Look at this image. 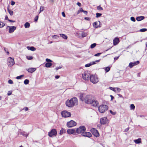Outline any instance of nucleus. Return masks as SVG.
Instances as JSON below:
<instances>
[{"label":"nucleus","instance_id":"1","mask_svg":"<svg viewBox=\"0 0 147 147\" xmlns=\"http://www.w3.org/2000/svg\"><path fill=\"white\" fill-rule=\"evenodd\" d=\"M78 100L76 98L74 97L70 100H67L66 101L65 104L66 106L69 107H72L74 105H77L78 103Z\"/></svg>","mask_w":147,"mask_h":147},{"label":"nucleus","instance_id":"2","mask_svg":"<svg viewBox=\"0 0 147 147\" xmlns=\"http://www.w3.org/2000/svg\"><path fill=\"white\" fill-rule=\"evenodd\" d=\"M94 98L93 96L90 95H86L84 98V101L85 103L88 104H92Z\"/></svg>","mask_w":147,"mask_h":147},{"label":"nucleus","instance_id":"3","mask_svg":"<svg viewBox=\"0 0 147 147\" xmlns=\"http://www.w3.org/2000/svg\"><path fill=\"white\" fill-rule=\"evenodd\" d=\"M99 111L101 113H104L108 109V106L105 105H100L98 107Z\"/></svg>","mask_w":147,"mask_h":147},{"label":"nucleus","instance_id":"4","mask_svg":"<svg viewBox=\"0 0 147 147\" xmlns=\"http://www.w3.org/2000/svg\"><path fill=\"white\" fill-rule=\"evenodd\" d=\"M86 128L84 126H80L78 128L76 129V132L78 134L83 133L86 130Z\"/></svg>","mask_w":147,"mask_h":147},{"label":"nucleus","instance_id":"5","mask_svg":"<svg viewBox=\"0 0 147 147\" xmlns=\"http://www.w3.org/2000/svg\"><path fill=\"white\" fill-rule=\"evenodd\" d=\"M90 81L94 84L96 83L98 81L97 76L95 75H90Z\"/></svg>","mask_w":147,"mask_h":147},{"label":"nucleus","instance_id":"6","mask_svg":"<svg viewBox=\"0 0 147 147\" xmlns=\"http://www.w3.org/2000/svg\"><path fill=\"white\" fill-rule=\"evenodd\" d=\"M57 134L56 130L55 129H52L48 133L49 136L51 137L55 136Z\"/></svg>","mask_w":147,"mask_h":147},{"label":"nucleus","instance_id":"7","mask_svg":"<svg viewBox=\"0 0 147 147\" xmlns=\"http://www.w3.org/2000/svg\"><path fill=\"white\" fill-rule=\"evenodd\" d=\"M61 114L62 117L65 118L67 117H70L71 116V113L69 112H68L66 111H62Z\"/></svg>","mask_w":147,"mask_h":147},{"label":"nucleus","instance_id":"8","mask_svg":"<svg viewBox=\"0 0 147 147\" xmlns=\"http://www.w3.org/2000/svg\"><path fill=\"white\" fill-rule=\"evenodd\" d=\"M90 74L88 71H85L82 74V78L83 79L86 80L88 79Z\"/></svg>","mask_w":147,"mask_h":147},{"label":"nucleus","instance_id":"9","mask_svg":"<svg viewBox=\"0 0 147 147\" xmlns=\"http://www.w3.org/2000/svg\"><path fill=\"white\" fill-rule=\"evenodd\" d=\"M8 65L9 67L12 66L15 63L14 59L11 57H9L8 58Z\"/></svg>","mask_w":147,"mask_h":147},{"label":"nucleus","instance_id":"10","mask_svg":"<svg viewBox=\"0 0 147 147\" xmlns=\"http://www.w3.org/2000/svg\"><path fill=\"white\" fill-rule=\"evenodd\" d=\"M76 125V122L73 120H71L70 121L68 122L67 124V126L69 127H73Z\"/></svg>","mask_w":147,"mask_h":147},{"label":"nucleus","instance_id":"11","mask_svg":"<svg viewBox=\"0 0 147 147\" xmlns=\"http://www.w3.org/2000/svg\"><path fill=\"white\" fill-rule=\"evenodd\" d=\"M100 123L101 124H106L108 123V119L106 117H103L100 119Z\"/></svg>","mask_w":147,"mask_h":147},{"label":"nucleus","instance_id":"12","mask_svg":"<svg viewBox=\"0 0 147 147\" xmlns=\"http://www.w3.org/2000/svg\"><path fill=\"white\" fill-rule=\"evenodd\" d=\"M91 131L93 135L96 137H98L99 136V134L97 130L94 128H92L91 129Z\"/></svg>","mask_w":147,"mask_h":147},{"label":"nucleus","instance_id":"13","mask_svg":"<svg viewBox=\"0 0 147 147\" xmlns=\"http://www.w3.org/2000/svg\"><path fill=\"white\" fill-rule=\"evenodd\" d=\"M100 23L99 21H97L94 22L93 24V25L94 27L96 28L100 27L101 26L100 25Z\"/></svg>","mask_w":147,"mask_h":147},{"label":"nucleus","instance_id":"14","mask_svg":"<svg viewBox=\"0 0 147 147\" xmlns=\"http://www.w3.org/2000/svg\"><path fill=\"white\" fill-rule=\"evenodd\" d=\"M82 135L84 136L90 138L92 136V134L90 133L89 132L84 131L82 133Z\"/></svg>","mask_w":147,"mask_h":147},{"label":"nucleus","instance_id":"15","mask_svg":"<svg viewBox=\"0 0 147 147\" xmlns=\"http://www.w3.org/2000/svg\"><path fill=\"white\" fill-rule=\"evenodd\" d=\"M140 63V62L139 61H138L136 62H130L129 63V66L130 68H132L134 66L138 64H139Z\"/></svg>","mask_w":147,"mask_h":147},{"label":"nucleus","instance_id":"16","mask_svg":"<svg viewBox=\"0 0 147 147\" xmlns=\"http://www.w3.org/2000/svg\"><path fill=\"white\" fill-rule=\"evenodd\" d=\"M119 42V38L118 37H115L113 40V44L114 45H116Z\"/></svg>","mask_w":147,"mask_h":147},{"label":"nucleus","instance_id":"17","mask_svg":"<svg viewBox=\"0 0 147 147\" xmlns=\"http://www.w3.org/2000/svg\"><path fill=\"white\" fill-rule=\"evenodd\" d=\"M9 28V32L11 33L13 32L16 29V27L14 26H8Z\"/></svg>","mask_w":147,"mask_h":147},{"label":"nucleus","instance_id":"18","mask_svg":"<svg viewBox=\"0 0 147 147\" xmlns=\"http://www.w3.org/2000/svg\"><path fill=\"white\" fill-rule=\"evenodd\" d=\"M90 104L92 105L93 106L96 107H97L98 105V101L94 99V100H93V101L92 102V104Z\"/></svg>","mask_w":147,"mask_h":147},{"label":"nucleus","instance_id":"19","mask_svg":"<svg viewBox=\"0 0 147 147\" xmlns=\"http://www.w3.org/2000/svg\"><path fill=\"white\" fill-rule=\"evenodd\" d=\"M75 131V129H67V133L69 134H73L74 133Z\"/></svg>","mask_w":147,"mask_h":147},{"label":"nucleus","instance_id":"20","mask_svg":"<svg viewBox=\"0 0 147 147\" xmlns=\"http://www.w3.org/2000/svg\"><path fill=\"white\" fill-rule=\"evenodd\" d=\"M84 95H85L84 93H81L80 94L79 97L80 99L82 101H84V98H85Z\"/></svg>","mask_w":147,"mask_h":147},{"label":"nucleus","instance_id":"21","mask_svg":"<svg viewBox=\"0 0 147 147\" xmlns=\"http://www.w3.org/2000/svg\"><path fill=\"white\" fill-rule=\"evenodd\" d=\"M144 18H145L144 16H141L137 17L136 18V20L138 21H140L143 20Z\"/></svg>","mask_w":147,"mask_h":147},{"label":"nucleus","instance_id":"22","mask_svg":"<svg viewBox=\"0 0 147 147\" xmlns=\"http://www.w3.org/2000/svg\"><path fill=\"white\" fill-rule=\"evenodd\" d=\"M36 69L35 68H30L28 69V71L29 72L32 73Z\"/></svg>","mask_w":147,"mask_h":147},{"label":"nucleus","instance_id":"23","mask_svg":"<svg viewBox=\"0 0 147 147\" xmlns=\"http://www.w3.org/2000/svg\"><path fill=\"white\" fill-rule=\"evenodd\" d=\"M27 48L28 50H30L32 51H34L36 50V48L32 46H28L27 47Z\"/></svg>","mask_w":147,"mask_h":147},{"label":"nucleus","instance_id":"24","mask_svg":"<svg viewBox=\"0 0 147 147\" xmlns=\"http://www.w3.org/2000/svg\"><path fill=\"white\" fill-rule=\"evenodd\" d=\"M19 133L20 134L26 137V138L27 137L28 135V134L26 133L25 134L26 132L24 131L19 132Z\"/></svg>","mask_w":147,"mask_h":147},{"label":"nucleus","instance_id":"25","mask_svg":"<svg viewBox=\"0 0 147 147\" xmlns=\"http://www.w3.org/2000/svg\"><path fill=\"white\" fill-rule=\"evenodd\" d=\"M134 141L136 144H139L141 143L140 138H138L137 139L134 140Z\"/></svg>","mask_w":147,"mask_h":147},{"label":"nucleus","instance_id":"26","mask_svg":"<svg viewBox=\"0 0 147 147\" xmlns=\"http://www.w3.org/2000/svg\"><path fill=\"white\" fill-rule=\"evenodd\" d=\"M7 9L8 12V13L10 15V16H13V11H12L10 10L9 9L8 7L7 8Z\"/></svg>","mask_w":147,"mask_h":147},{"label":"nucleus","instance_id":"27","mask_svg":"<svg viewBox=\"0 0 147 147\" xmlns=\"http://www.w3.org/2000/svg\"><path fill=\"white\" fill-rule=\"evenodd\" d=\"M52 64L51 63V62H47L45 64V66L47 67H49L52 66Z\"/></svg>","mask_w":147,"mask_h":147},{"label":"nucleus","instance_id":"28","mask_svg":"<svg viewBox=\"0 0 147 147\" xmlns=\"http://www.w3.org/2000/svg\"><path fill=\"white\" fill-rule=\"evenodd\" d=\"M60 35L61 37L65 39H67V36L64 34H60Z\"/></svg>","mask_w":147,"mask_h":147},{"label":"nucleus","instance_id":"29","mask_svg":"<svg viewBox=\"0 0 147 147\" xmlns=\"http://www.w3.org/2000/svg\"><path fill=\"white\" fill-rule=\"evenodd\" d=\"M30 26V24L28 22H26L24 24V27L26 28H29Z\"/></svg>","mask_w":147,"mask_h":147},{"label":"nucleus","instance_id":"30","mask_svg":"<svg viewBox=\"0 0 147 147\" xmlns=\"http://www.w3.org/2000/svg\"><path fill=\"white\" fill-rule=\"evenodd\" d=\"M66 132V130L63 128H62L60 131L59 134L60 135H62L63 133Z\"/></svg>","mask_w":147,"mask_h":147},{"label":"nucleus","instance_id":"31","mask_svg":"<svg viewBox=\"0 0 147 147\" xmlns=\"http://www.w3.org/2000/svg\"><path fill=\"white\" fill-rule=\"evenodd\" d=\"M87 35V33L84 32H82V38H84V37H86Z\"/></svg>","mask_w":147,"mask_h":147},{"label":"nucleus","instance_id":"32","mask_svg":"<svg viewBox=\"0 0 147 147\" xmlns=\"http://www.w3.org/2000/svg\"><path fill=\"white\" fill-rule=\"evenodd\" d=\"M96 45V43H94L91 45H90V47L91 49L94 48Z\"/></svg>","mask_w":147,"mask_h":147},{"label":"nucleus","instance_id":"33","mask_svg":"<svg viewBox=\"0 0 147 147\" xmlns=\"http://www.w3.org/2000/svg\"><path fill=\"white\" fill-rule=\"evenodd\" d=\"M5 24L2 22H0V28H2L4 26Z\"/></svg>","mask_w":147,"mask_h":147},{"label":"nucleus","instance_id":"34","mask_svg":"<svg viewBox=\"0 0 147 147\" xmlns=\"http://www.w3.org/2000/svg\"><path fill=\"white\" fill-rule=\"evenodd\" d=\"M29 80L28 79H26L24 81V83L26 85H27L29 83Z\"/></svg>","mask_w":147,"mask_h":147},{"label":"nucleus","instance_id":"35","mask_svg":"<svg viewBox=\"0 0 147 147\" xmlns=\"http://www.w3.org/2000/svg\"><path fill=\"white\" fill-rule=\"evenodd\" d=\"M96 17L97 18H98L100 17L102 15V14L101 13H96Z\"/></svg>","mask_w":147,"mask_h":147},{"label":"nucleus","instance_id":"36","mask_svg":"<svg viewBox=\"0 0 147 147\" xmlns=\"http://www.w3.org/2000/svg\"><path fill=\"white\" fill-rule=\"evenodd\" d=\"M135 108V106L133 104H131L130 106V108L131 109L134 110Z\"/></svg>","mask_w":147,"mask_h":147},{"label":"nucleus","instance_id":"37","mask_svg":"<svg viewBox=\"0 0 147 147\" xmlns=\"http://www.w3.org/2000/svg\"><path fill=\"white\" fill-rule=\"evenodd\" d=\"M26 57L28 60H32L33 58V57L32 56H27Z\"/></svg>","mask_w":147,"mask_h":147},{"label":"nucleus","instance_id":"38","mask_svg":"<svg viewBox=\"0 0 147 147\" xmlns=\"http://www.w3.org/2000/svg\"><path fill=\"white\" fill-rule=\"evenodd\" d=\"M109 88L110 90L114 91V92H116V90H115V88H113V87H109Z\"/></svg>","mask_w":147,"mask_h":147},{"label":"nucleus","instance_id":"39","mask_svg":"<svg viewBox=\"0 0 147 147\" xmlns=\"http://www.w3.org/2000/svg\"><path fill=\"white\" fill-rule=\"evenodd\" d=\"M105 70L107 72H108L110 70V67H107L105 68Z\"/></svg>","mask_w":147,"mask_h":147},{"label":"nucleus","instance_id":"40","mask_svg":"<svg viewBox=\"0 0 147 147\" xmlns=\"http://www.w3.org/2000/svg\"><path fill=\"white\" fill-rule=\"evenodd\" d=\"M52 38H54V39H56L57 38L59 37V36L57 35H53L52 36Z\"/></svg>","mask_w":147,"mask_h":147},{"label":"nucleus","instance_id":"41","mask_svg":"<svg viewBox=\"0 0 147 147\" xmlns=\"http://www.w3.org/2000/svg\"><path fill=\"white\" fill-rule=\"evenodd\" d=\"M44 10V7L42 6H41L40 8V11L39 13H40L41 11Z\"/></svg>","mask_w":147,"mask_h":147},{"label":"nucleus","instance_id":"42","mask_svg":"<svg viewBox=\"0 0 147 147\" xmlns=\"http://www.w3.org/2000/svg\"><path fill=\"white\" fill-rule=\"evenodd\" d=\"M147 30V29L146 28H142L140 30V32H144Z\"/></svg>","mask_w":147,"mask_h":147},{"label":"nucleus","instance_id":"43","mask_svg":"<svg viewBox=\"0 0 147 147\" xmlns=\"http://www.w3.org/2000/svg\"><path fill=\"white\" fill-rule=\"evenodd\" d=\"M24 75H21L19 76H17L16 77V78L17 79H21V78L24 76Z\"/></svg>","mask_w":147,"mask_h":147},{"label":"nucleus","instance_id":"44","mask_svg":"<svg viewBox=\"0 0 147 147\" xmlns=\"http://www.w3.org/2000/svg\"><path fill=\"white\" fill-rule=\"evenodd\" d=\"M97 9L99 10H102L103 9V8L100 5L97 7Z\"/></svg>","mask_w":147,"mask_h":147},{"label":"nucleus","instance_id":"45","mask_svg":"<svg viewBox=\"0 0 147 147\" xmlns=\"http://www.w3.org/2000/svg\"><path fill=\"white\" fill-rule=\"evenodd\" d=\"M115 90H116V92H119L121 91V90L118 88H115Z\"/></svg>","mask_w":147,"mask_h":147},{"label":"nucleus","instance_id":"46","mask_svg":"<svg viewBox=\"0 0 147 147\" xmlns=\"http://www.w3.org/2000/svg\"><path fill=\"white\" fill-rule=\"evenodd\" d=\"M130 19L132 21L135 22L136 21V20L135 18L134 17H131L130 18Z\"/></svg>","mask_w":147,"mask_h":147},{"label":"nucleus","instance_id":"47","mask_svg":"<svg viewBox=\"0 0 147 147\" xmlns=\"http://www.w3.org/2000/svg\"><path fill=\"white\" fill-rule=\"evenodd\" d=\"M91 65V63H90L87 64H86L85 65V67H88L90 66Z\"/></svg>","mask_w":147,"mask_h":147},{"label":"nucleus","instance_id":"48","mask_svg":"<svg viewBox=\"0 0 147 147\" xmlns=\"http://www.w3.org/2000/svg\"><path fill=\"white\" fill-rule=\"evenodd\" d=\"M110 112L112 114V115H114L116 114V112H114L112 111L111 110H110Z\"/></svg>","mask_w":147,"mask_h":147},{"label":"nucleus","instance_id":"49","mask_svg":"<svg viewBox=\"0 0 147 147\" xmlns=\"http://www.w3.org/2000/svg\"><path fill=\"white\" fill-rule=\"evenodd\" d=\"M102 53H97L94 55V56L96 57H98L100 56V55Z\"/></svg>","mask_w":147,"mask_h":147},{"label":"nucleus","instance_id":"50","mask_svg":"<svg viewBox=\"0 0 147 147\" xmlns=\"http://www.w3.org/2000/svg\"><path fill=\"white\" fill-rule=\"evenodd\" d=\"M46 61L48 63L51 62L52 61V60L48 58H47L46 59Z\"/></svg>","mask_w":147,"mask_h":147},{"label":"nucleus","instance_id":"51","mask_svg":"<svg viewBox=\"0 0 147 147\" xmlns=\"http://www.w3.org/2000/svg\"><path fill=\"white\" fill-rule=\"evenodd\" d=\"M8 82L10 84H12L13 83V81L11 80H9L8 81Z\"/></svg>","mask_w":147,"mask_h":147},{"label":"nucleus","instance_id":"52","mask_svg":"<svg viewBox=\"0 0 147 147\" xmlns=\"http://www.w3.org/2000/svg\"><path fill=\"white\" fill-rule=\"evenodd\" d=\"M38 16H36L34 18V21L35 22H37L38 20Z\"/></svg>","mask_w":147,"mask_h":147},{"label":"nucleus","instance_id":"53","mask_svg":"<svg viewBox=\"0 0 147 147\" xmlns=\"http://www.w3.org/2000/svg\"><path fill=\"white\" fill-rule=\"evenodd\" d=\"M62 66L61 65V66H60L59 67H56V68H55V70L57 71V70H58L59 69H61L62 67Z\"/></svg>","mask_w":147,"mask_h":147},{"label":"nucleus","instance_id":"54","mask_svg":"<svg viewBox=\"0 0 147 147\" xmlns=\"http://www.w3.org/2000/svg\"><path fill=\"white\" fill-rule=\"evenodd\" d=\"M84 19L87 20L89 21L90 20V18L89 17H86L84 18Z\"/></svg>","mask_w":147,"mask_h":147},{"label":"nucleus","instance_id":"55","mask_svg":"<svg viewBox=\"0 0 147 147\" xmlns=\"http://www.w3.org/2000/svg\"><path fill=\"white\" fill-rule=\"evenodd\" d=\"M15 3L14 1H11V4L12 5H14Z\"/></svg>","mask_w":147,"mask_h":147},{"label":"nucleus","instance_id":"56","mask_svg":"<svg viewBox=\"0 0 147 147\" xmlns=\"http://www.w3.org/2000/svg\"><path fill=\"white\" fill-rule=\"evenodd\" d=\"M12 94V92L10 91H8V92L7 93V95L8 96H10Z\"/></svg>","mask_w":147,"mask_h":147},{"label":"nucleus","instance_id":"57","mask_svg":"<svg viewBox=\"0 0 147 147\" xmlns=\"http://www.w3.org/2000/svg\"><path fill=\"white\" fill-rule=\"evenodd\" d=\"M79 11L80 12H83V11L84 10L82 8H80V9H79Z\"/></svg>","mask_w":147,"mask_h":147},{"label":"nucleus","instance_id":"58","mask_svg":"<svg viewBox=\"0 0 147 147\" xmlns=\"http://www.w3.org/2000/svg\"><path fill=\"white\" fill-rule=\"evenodd\" d=\"M24 109L25 111H26L28 110V108L27 107H25L24 108Z\"/></svg>","mask_w":147,"mask_h":147},{"label":"nucleus","instance_id":"59","mask_svg":"<svg viewBox=\"0 0 147 147\" xmlns=\"http://www.w3.org/2000/svg\"><path fill=\"white\" fill-rule=\"evenodd\" d=\"M77 4L79 7H81V4L80 2H78Z\"/></svg>","mask_w":147,"mask_h":147},{"label":"nucleus","instance_id":"60","mask_svg":"<svg viewBox=\"0 0 147 147\" xmlns=\"http://www.w3.org/2000/svg\"><path fill=\"white\" fill-rule=\"evenodd\" d=\"M8 21L11 22H15V20H12L9 19L8 20Z\"/></svg>","mask_w":147,"mask_h":147},{"label":"nucleus","instance_id":"61","mask_svg":"<svg viewBox=\"0 0 147 147\" xmlns=\"http://www.w3.org/2000/svg\"><path fill=\"white\" fill-rule=\"evenodd\" d=\"M129 129V127H127V128L125 129L124 130L125 132H127L128 131Z\"/></svg>","mask_w":147,"mask_h":147},{"label":"nucleus","instance_id":"62","mask_svg":"<svg viewBox=\"0 0 147 147\" xmlns=\"http://www.w3.org/2000/svg\"><path fill=\"white\" fill-rule=\"evenodd\" d=\"M5 20H7L8 21V20H9V19H8V17L6 15L5 16Z\"/></svg>","mask_w":147,"mask_h":147},{"label":"nucleus","instance_id":"63","mask_svg":"<svg viewBox=\"0 0 147 147\" xmlns=\"http://www.w3.org/2000/svg\"><path fill=\"white\" fill-rule=\"evenodd\" d=\"M62 16L63 17H65V15L64 13V12H63L62 13Z\"/></svg>","mask_w":147,"mask_h":147},{"label":"nucleus","instance_id":"64","mask_svg":"<svg viewBox=\"0 0 147 147\" xmlns=\"http://www.w3.org/2000/svg\"><path fill=\"white\" fill-rule=\"evenodd\" d=\"M91 63V65H94V64H95L96 63L95 61H92L91 63Z\"/></svg>","mask_w":147,"mask_h":147}]
</instances>
